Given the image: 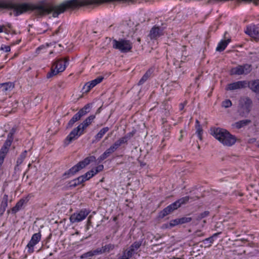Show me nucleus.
Here are the masks:
<instances>
[{
	"instance_id": "423d86ee",
	"label": "nucleus",
	"mask_w": 259,
	"mask_h": 259,
	"mask_svg": "<svg viewBox=\"0 0 259 259\" xmlns=\"http://www.w3.org/2000/svg\"><path fill=\"white\" fill-rule=\"evenodd\" d=\"M113 48L120 51L121 53H127L132 49V43L130 40L125 39H119L118 40H112Z\"/></svg>"
},
{
	"instance_id": "f704fd0d",
	"label": "nucleus",
	"mask_w": 259,
	"mask_h": 259,
	"mask_svg": "<svg viewBox=\"0 0 259 259\" xmlns=\"http://www.w3.org/2000/svg\"><path fill=\"white\" fill-rule=\"evenodd\" d=\"M94 175L95 173H94V169H92L86 172L84 175L81 176V177L84 178V181L85 182L92 178Z\"/></svg>"
},
{
	"instance_id": "aec40b11",
	"label": "nucleus",
	"mask_w": 259,
	"mask_h": 259,
	"mask_svg": "<svg viewBox=\"0 0 259 259\" xmlns=\"http://www.w3.org/2000/svg\"><path fill=\"white\" fill-rule=\"evenodd\" d=\"M8 195L7 194H5L2 199V201L1 204L0 210L1 211V215H2L5 211L6 210V208L8 206Z\"/></svg>"
},
{
	"instance_id": "de8ad7c7",
	"label": "nucleus",
	"mask_w": 259,
	"mask_h": 259,
	"mask_svg": "<svg viewBox=\"0 0 259 259\" xmlns=\"http://www.w3.org/2000/svg\"><path fill=\"white\" fill-rule=\"evenodd\" d=\"M131 256L129 255V254H127V253L123 251L122 252V255L119 257L117 259H130Z\"/></svg>"
},
{
	"instance_id": "79ce46f5",
	"label": "nucleus",
	"mask_w": 259,
	"mask_h": 259,
	"mask_svg": "<svg viewBox=\"0 0 259 259\" xmlns=\"http://www.w3.org/2000/svg\"><path fill=\"white\" fill-rule=\"evenodd\" d=\"M95 256L93 250H90L86 253H83L81 257L82 258H91L92 256Z\"/></svg>"
},
{
	"instance_id": "e433bc0d",
	"label": "nucleus",
	"mask_w": 259,
	"mask_h": 259,
	"mask_svg": "<svg viewBox=\"0 0 259 259\" xmlns=\"http://www.w3.org/2000/svg\"><path fill=\"white\" fill-rule=\"evenodd\" d=\"M209 214V211H205L203 212H202V213L199 214L196 217V220L197 221H200L202 219L205 218L206 217H207Z\"/></svg>"
},
{
	"instance_id": "603ef678",
	"label": "nucleus",
	"mask_w": 259,
	"mask_h": 259,
	"mask_svg": "<svg viewBox=\"0 0 259 259\" xmlns=\"http://www.w3.org/2000/svg\"><path fill=\"white\" fill-rule=\"evenodd\" d=\"M196 235L197 236H202L203 234L201 233L200 231H198L196 232Z\"/></svg>"
},
{
	"instance_id": "58836bf2",
	"label": "nucleus",
	"mask_w": 259,
	"mask_h": 259,
	"mask_svg": "<svg viewBox=\"0 0 259 259\" xmlns=\"http://www.w3.org/2000/svg\"><path fill=\"white\" fill-rule=\"evenodd\" d=\"M13 141V140L7 138L6 141L5 142L4 145H3L2 147L7 148L9 150Z\"/></svg>"
},
{
	"instance_id": "9d476101",
	"label": "nucleus",
	"mask_w": 259,
	"mask_h": 259,
	"mask_svg": "<svg viewBox=\"0 0 259 259\" xmlns=\"http://www.w3.org/2000/svg\"><path fill=\"white\" fill-rule=\"evenodd\" d=\"M41 239L40 233H37L34 234L30 241L27 245V247L28 248V252L29 253H32L34 251V246L38 243Z\"/></svg>"
},
{
	"instance_id": "2eb2a0df",
	"label": "nucleus",
	"mask_w": 259,
	"mask_h": 259,
	"mask_svg": "<svg viewBox=\"0 0 259 259\" xmlns=\"http://www.w3.org/2000/svg\"><path fill=\"white\" fill-rule=\"evenodd\" d=\"M133 136V134L131 133L127 134L125 136L120 138L117 140L114 143V145L118 149L122 144L126 143L128 140Z\"/></svg>"
},
{
	"instance_id": "5fc2aeb1",
	"label": "nucleus",
	"mask_w": 259,
	"mask_h": 259,
	"mask_svg": "<svg viewBox=\"0 0 259 259\" xmlns=\"http://www.w3.org/2000/svg\"><path fill=\"white\" fill-rule=\"evenodd\" d=\"M4 26L0 25V33L3 32L4 31Z\"/></svg>"
},
{
	"instance_id": "4d7b16f0",
	"label": "nucleus",
	"mask_w": 259,
	"mask_h": 259,
	"mask_svg": "<svg viewBox=\"0 0 259 259\" xmlns=\"http://www.w3.org/2000/svg\"><path fill=\"white\" fill-rule=\"evenodd\" d=\"M140 40H141V39H140V38H138V41H139V42H140Z\"/></svg>"
},
{
	"instance_id": "f3484780",
	"label": "nucleus",
	"mask_w": 259,
	"mask_h": 259,
	"mask_svg": "<svg viewBox=\"0 0 259 259\" xmlns=\"http://www.w3.org/2000/svg\"><path fill=\"white\" fill-rule=\"evenodd\" d=\"M231 41V39L228 38L226 40H222L218 44L216 51L218 52H222L224 51L227 47L228 44Z\"/></svg>"
},
{
	"instance_id": "412c9836",
	"label": "nucleus",
	"mask_w": 259,
	"mask_h": 259,
	"mask_svg": "<svg viewBox=\"0 0 259 259\" xmlns=\"http://www.w3.org/2000/svg\"><path fill=\"white\" fill-rule=\"evenodd\" d=\"M153 71H154V70L152 68H150L148 70H147V72L145 73V74L140 79L138 84L139 85L143 84L148 79V78L151 76L152 73L153 72Z\"/></svg>"
},
{
	"instance_id": "20e7f679",
	"label": "nucleus",
	"mask_w": 259,
	"mask_h": 259,
	"mask_svg": "<svg viewBox=\"0 0 259 259\" xmlns=\"http://www.w3.org/2000/svg\"><path fill=\"white\" fill-rule=\"evenodd\" d=\"M68 63L69 58L68 57H66L64 59L61 58L56 59L52 65L51 71L47 74V78H50L59 72L64 71Z\"/></svg>"
},
{
	"instance_id": "c85d7f7f",
	"label": "nucleus",
	"mask_w": 259,
	"mask_h": 259,
	"mask_svg": "<svg viewBox=\"0 0 259 259\" xmlns=\"http://www.w3.org/2000/svg\"><path fill=\"white\" fill-rule=\"evenodd\" d=\"M27 152V151L25 150L20 155L17 160L16 165L15 167V169H16V168L23 162V160L26 157Z\"/></svg>"
},
{
	"instance_id": "680f3d73",
	"label": "nucleus",
	"mask_w": 259,
	"mask_h": 259,
	"mask_svg": "<svg viewBox=\"0 0 259 259\" xmlns=\"http://www.w3.org/2000/svg\"><path fill=\"white\" fill-rule=\"evenodd\" d=\"M9 212H10V210H8V213H9Z\"/></svg>"
},
{
	"instance_id": "4be33fe9",
	"label": "nucleus",
	"mask_w": 259,
	"mask_h": 259,
	"mask_svg": "<svg viewBox=\"0 0 259 259\" xmlns=\"http://www.w3.org/2000/svg\"><path fill=\"white\" fill-rule=\"evenodd\" d=\"M26 199H21L15 205V206H14L11 209L12 213L13 214L16 213L17 212H18L19 210L21 209L22 206L23 205L24 203H25Z\"/></svg>"
},
{
	"instance_id": "473e14b6",
	"label": "nucleus",
	"mask_w": 259,
	"mask_h": 259,
	"mask_svg": "<svg viewBox=\"0 0 259 259\" xmlns=\"http://www.w3.org/2000/svg\"><path fill=\"white\" fill-rule=\"evenodd\" d=\"M179 224V219L178 218L175 220H171L169 223L164 224V226L166 228H171Z\"/></svg>"
},
{
	"instance_id": "4c0bfd02",
	"label": "nucleus",
	"mask_w": 259,
	"mask_h": 259,
	"mask_svg": "<svg viewBox=\"0 0 259 259\" xmlns=\"http://www.w3.org/2000/svg\"><path fill=\"white\" fill-rule=\"evenodd\" d=\"M17 131L16 127H13L10 131L8 135L7 138L14 140V135L16 133Z\"/></svg>"
},
{
	"instance_id": "4468645a",
	"label": "nucleus",
	"mask_w": 259,
	"mask_h": 259,
	"mask_svg": "<svg viewBox=\"0 0 259 259\" xmlns=\"http://www.w3.org/2000/svg\"><path fill=\"white\" fill-rule=\"evenodd\" d=\"M141 245V242H135L131 245L128 249H127L124 251H125L127 254H129V255L132 257L135 253V251L140 248Z\"/></svg>"
},
{
	"instance_id": "5701e85b",
	"label": "nucleus",
	"mask_w": 259,
	"mask_h": 259,
	"mask_svg": "<svg viewBox=\"0 0 259 259\" xmlns=\"http://www.w3.org/2000/svg\"><path fill=\"white\" fill-rule=\"evenodd\" d=\"M221 234V232H218L213 234L211 237L207 238L202 240V242L205 244H207V247H210L211 245V244L213 243L214 241V238L218 236L219 235Z\"/></svg>"
},
{
	"instance_id": "f257e3e1",
	"label": "nucleus",
	"mask_w": 259,
	"mask_h": 259,
	"mask_svg": "<svg viewBox=\"0 0 259 259\" xmlns=\"http://www.w3.org/2000/svg\"><path fill=\"white\" fill-rule=\"evenodd\" d=\"M210 134L224 146H231L235 144L236 139L228 131L220 127H212Z\"/></svg>"
},
{
	"instance_id": "6ab92c4d",
	"label": "nucleus",
	"mask_w": 259,
	"mask_h": 259,
	"mask_svg": "<svg viewBox=\"0 0 259 259\" xmlns=\"http://www.w3.org/2000/svg\"><path fill=\"white\" fill-rule=\"evenodd\" d=\"M251 122L249 119H244L234 123L233 125L237 129H240L245 126L247 125Z\"/></svg>"
},
{
	"instance_id": "6e6d98bb",
	"label": "nucleus",
	"mask_w": 259,
	"mask_h": 259,
	"mask_svg": "<svg viewBox=\"0 0 259 259\" xmlns=\"http://www.w3.org/2000/svg\"><path fill=\"white\" fill-rule=\"evenodd\" d=\"M182 137H183V136H182V135H181L180 138H179V140H181L182 139Z\"/></svg>"
},
{
	"instance_id": "37998d69",
	"label": "nucleus",
	"mask_w": 259,
	"mask_h": 259,
	"mask_svg": "<svg viewBox=\"0 0 259 259\" xmlns=\"http://www.w3.org/2000/svg\"><path fill=\"white\" fill-rule=\"evenodd\" d=\"M179 219L180 224H183L185 223H189L192 220L191 218L190 217H183Z\"/></svg>"
},
{
	"instance_id": "e2e57ef3",
	"label": "nucleus",
	"mask_w": 259,
	"mask_h": 259,
	"mask_svg": "<svg viewBox=\"0 0 259 259\" xmlns=\"http://www.w3.org/2000/svg\"><path fill=\"white\" fill-rule=\"evenodd\" d=\"M258 100H259V97H258Z\"/></svg>"
},
{
	"instance_id": "a18cd8bd",
	"label": "nucleus",
	"mask_w": 259,
	"mask_h": 259,
	"mask_svg": "<svg viewBox=\"0 0 259 259\" xmlns=\"http://www.w3.org/2000/svg\"><path fill=\"white\" fill-rule=\"evenodd\" d=\"M94 255H98L104 253L103 249L102 247L98 248L96 249L93 250Z\"/></svg>"
},
{
	"instance_id": "f8f14e48",
	"label": "nucleus",
	"mask_w": 259,
	"mask_h": 259,
	"mask_svg": "<svg viewBox=\"0 0 259 259\" xmlns=\"http://www.w3.org/2000/svg\"><path fill=\"white\" fill-rule=\"evenodd\" d=\"M103 79V77L99 76L97 78L87 82L83 86L82 90L85 93L89 92L92 88L95 87L97 84L100 83Z\"/></svg>"
},
{
	"instance_id": "a19ab883",
	"label": "nucleus",
	"mask_w": 259,
	"mask_h": 259,
	"mask_svg": "<svg viewBox=\"0 0 259 259\" xmlns=\"http://www.w3.org/2000/svg\"><path fill=\"white\" fill-rule=\"evenodd\" d=\"M110 155L108 154L107 152L105 151L98 158V160L99 162H101L104 159H106Z\"/></svg>"
},
{
	"instance_id": "a878e982",
	"label": "nucleus",
	"mask_w": 259,
	"mask_h": 259,
	"mask_svg": "<svg viewBox=\"0 0 259 259\" xmlns=\"http://www.w3.org/2000/svg\"><path fill=\"white\" fill-rule=\"evenodd\" d=\"M109 130L108 127H105L102 128L99 133L95 136V140L97 141H100L104 136V135Z\"/></svg>"
},
{
	"instance_id": "7c9ffc66",
	"label": "nucleus",
	"mask_w": 259,
	"mask_h": 259,
	"mask_svg": "<svg viewBox=\"0 0 259 259\" xmlns=\"http://www.w3.org/2000/svg\"><path fill=\"white\" fill-rule=\"evenodd\" d=\"M117 246H116L115 245L111 243H109L106 244L104 246H103L102 248L103 249L104 253L110 252V251L113 250L115 247Z\"/></svg>"
},
{
	"instance_id": "09e8293b",
	"label": "nucleus",
	"mask_w": 259,
	"mask_h": 259,
	"mask_svg": "<svg viewBox=\"0 0 259 259\" xmlns=\"http://www.w3.org/2000/svg\"><path fill=\"white\" fill-rule=\"evenodd\" d=\"M241 1L247 3H253L255 6H257L259 4V0H241Z\"/></svg>"
},
{
	"instance_id": "bf43d9fd",
	"label": "nucleus",
	"mask_w": 259,
	"mask_h": 259,
	"mask_svg": "<svg viewBox=\"0 0 259 259\" xmlns=\"http://www.w3.org/2000/svg\"><path fill=\"white\" fill-rule=\"evenodd\" d=\"M62 84H63V83H61V84H59V86H60V87H62Z\"/></svg>"
},
{
	"instance_id": "f03ea898",
	"label": "nucleus",
	"mask_w": 259,
	"mask_h": 259,
	"mask_svg": "<svg viewBox=\"0 0 259 259\" xmlns=\"http://www.w3.org/2000/svg\"><path fill=\"white\" fill-rule=\"evenodd\" d=\"M95 115L89 116L77 127L74 128L67 136L65 140L64 144L65 145H69L73 141L76 140L79 136L83 134V131L90 125L93 120L95 118Z\"/></svg>"
},
{
	"instance_id": "c756f323",
	"label": "nucleus",
	"mask_w": 259,
	"mask_h": 259,
	"mask_svg": "<svg viewBox=\"0 0 259 259\" xmlns=\"http://www.w3.org/2000/svg\"><path fill=\"white\" fill-rule=\"evenodd\" d=\"M190 197L189 196H185L182 197L179 200H177L175 202L176 204H177V206L178 208L180 207L183 204H185L187 203L189 200Z\"/></svg>"
},
{
	"instance_id": "052dcab7",
	"label": "nucleus",
	"mask_w": 259,
	"mask_h": 259,
	"mask_svg": "<svg viewBox=\"0 0 259 259\" xmlns=\"http://www.w3.org/2000/svg\"><path fill=\"white\" fill-rule=\"evenodd\" d=\"M8 26L9 27H11V25L10 24H8Z\"/></svg>"
},
{
	"instance_id": "c9c22d12",
	"label": "nucleus",
	"mask_w": 259,
	"mask_h": 259,
	"mask_svg": "<svg viewBox=\"0 0 259 259\" xmlns=\"http://www.w3.org/2000/svg\"><path fill=\"white\" fill-rule=\"evenodd\" d=\"M196 123H197V131L196 133L198 134V136L199 138L201 140L202 139V130L201 127H200V125L199 124V122L198 120H196Z\"/></svg>"
},
{
	"instance_id": "0e129e2a",
	"label": "nucleus",
	"mask_w": 259,
	"mask_h": 259,
	"mask_svg": "<svg viewBox=\"0 0 259 259\" xmlns=\"http://www.w3.org/2000/svg\"><path fill=\"white\" fill-rule=\"evenodd\" d=\"M2 165H0V167Z\"/></svg>"
},
{
	"instance_id": "7ed1b4c3",
	"label": "nucleus",
	"mask_w": 259,
	"mask_h": 259,
	"mask_svg": "<svg viewBox=\"0 0 259 259\" xmlns=\"http://www.w3.org/2000/svg\"><path fill=\"white\" fill-rule=\"evenodd\" d=\"M95 160L96 157L94 156H91L85 158L83 160L79 162L77 164L64 172L62 176L63 179H65L70 177L71 176L74 175L80 170L82 169L87 165L89 164L91 162L94 161Z\"/></svg>"
},
{
	"instance_id": "a211bd4d",
	"label": "nucleus",
	"mask_w": 259,
	"mask_h": 259,
	"mask_svg": "<svg viewBox=\"0 0 259 259\" xmlns=\"http://www.w3.org/2000/svg\"><path fill=\"white\" fill-rule=\"evenodd\" d=\"M0 88L2 91L6 92L12 91L14 88V84L13 82H7L0 84Z\"/></svg>"
},
{
	"instance_id": "72a5a7b5",
	"label": "nucleus",
	"mask_w": 259,
	"mask_h": 259,
	"mask_svg": "<svg viewBox=\"0 0 259 259\" xmlns=\"http://www.w3.org/2000/svg\"><path fill=\"white\" fill-rule=\"evenodd\" d=\"M48 45H41L38 47L35 50V53L36 55H38L40 53H44L47 52Z\"/></svg>"
},
{
	"instance_id": "6e6552de",
	"label": "nucleus",
	"mask_w": 259,
	"mask_h": 259,
	"mask_svg": "<svg viewBox=\"0 0 259 259\" xmlns=\"http://www.w3.org/2000/svg\"><path fill=\"white\" fill-rule=\"evenodd\" d=\"M90 211L86 209H82L78 212H75L70 217V221L72 223H75L83 220L89 214Z\"/></svg>"
},
{
	"instance_id": "864d4df0",
	"label": "nucleus",
	"mask_w": 259,
	"mask_h": 259,
	"mask_svg": "<svg viewBox=\"0 0 259 259\" xmlns=\"http://www.w3.org/2000/svg\"><path fill=\"white\" fill-rule=\"evenodd\" d=\"M10 47L9 46H6L5 47V51L6 52H9L10 51Z\"/></svg>"
},
{
	"instance_id": "49530a36",
	"label": "nucleus",
	"mask_w": 259,
	"mask_h": 259,
	"mask_svg": "<svg viewBox=\"0 0 259 259\" xmlns=\"http://www.w3.org/2000/svg\"><path fill=\"white\" fill-rule=\"evenodd\" d=\"M104 168L103 165H99L98 166H97L95 168V169H94V173H95V175L98 173L99 172H100L103 170Z\"/></svg>"
},
{
	"instance_id": "1a4fd4ad",
	"label": "nucleus",
	"mask_w": 259,
	"mask_h": 259,
	"mask_svg": "<svg viewBox=\"0 0 259 259\" xmlns=\"http://www.w3.org/2000/svg\"><path fill=\"white\" fill-rule=\"evenodd\" d=\"M249 86V82L246 80L237 81L229 83L226 88L227 91H233L245 89Z\"/></svg>"
},
{
	"instance_id": "ea45409f",
	"label": "nucleus",
	"mask_w": 259,
	"mask_h": 259,
	"mask_svg": "<svg viewBox=\"0 0 259 259\" xmlns=\"http://www.w3.org/2000/svg\"><path fill=\"white\" fill-rule=\"evenodd\" d=\"M232 105V102L229 99H227L222 102V105L226 108L231 107Z\"/></svg>"
},
{
	"instance_id": "9b49d317",
	"label": "nucleus",
	"mask_w": 259,
	"mask_h": 259,
	"mask_svg": "<svg viewBox=\"0 0 259 259\" xmlns=\"http://www.w3.org/2000/svg\"><path fill=\"white\" fill-rule=\"evenodd\" d=\"M178 208L177 206V204L175 202L172 204L169 205L166 207L164 208L162 210H161L158 214L159 219H163L164 217L166 216L167 215L172 212L175 210H176Z\"/></svg>"
},
{
	"instance_id": "8fccbe9b",
	"label": "nucleus",
	"mask_w": 259,
	"mask_h": 259,
	"mask_svg": "<svg viewBox=\"0 0 259 259\" xmlns=\"http://www.w3.org/2000/svg\"><path fill=\"white\" fill-rule=\"evenodd\" d=\"M187 103V101H185L184 103H182L179 105L180 110L182 111L184 109V107L186 105Z\"/></svg>"
},
{
	"instance_id": "3c124183",
	"label": "nucleus",
	"mask_w": 259,
	"mask_h": 259,
	"mask_svg": "<svg viewBox=\"0 0 259 259\" xmlns=\"http://www.w3.org/2000/svg\"><path fill=\"white\" fill-rule=\"evenodd\" d=\"M61 29V27H59L57 30H56L55 31L54 34H58L60 32Z\"/></svg>"
},
{
	"instance_id": "bb28decb",
	"label": "nucleus",
	"mask_w": 259,
	"mask_h": 259,
	"mask_svg": "<svg viewBox=\"0 0 259 259\" xmlns=\"http://www.w3.org/2000/svg\"><path fill=\"white\" fill-rule=\"evenodd\" d=\"M84 182V178L80 176L77 179H75L70 182V187H75Z\"/></svg>"
},
{
	"instance_id": "b1692460",
	"label": "nucleus",
	"mask_w": 259,
	"mask_h": 259,
	"mask_svg": "<svg viewBox=\"0 0 259 259\" xmlns=\"http://www.w3.org/2000/svg\"><path fill=\"white\" fill-rule=\"evenodd\" d=\"M248 87L253 92L256 93H259V80H255L251 81V83H249Z\"/></svg>"
},
{
	"instance_id": "dca6fc26",
	"label": "nucleus",
	"mask_w": 259,
	"mask_h": 259,
	"mask_svg": "<svg viewBox=\"0 0 259 259\" xmlns=\"http://www.w3.org/2000/svg\"><path fill=\"white\" fill-rule=\"evenodd\" d=\"M162 31L158 27H153L150 30L149 36L151 39H156L162 35Z\"/></svg>"
},
{
	"instance_id": "39448f33",
	"label": "nucleus",
	"mask_w": 259,
	"mask_h": 259,
	"mask_svg": "<svg viewBox=\"0 0 259 259\" xmlns=\"http://www.w3.org/2000/svg\"><path fill=\"white\" fill-rule=\"evenodd\" d=\"M252 101L248 97H242L239 100L238 112L241 117H246L250 112Z\"/></svg>"
},
{
	"instance_id": "cd10ccee",
	"label": "nucleus",
	"mask_w": 259,
	"mask_h": 259,
	"mask_svg": "<svg viewBox=\"0 0 259 259\" xmlns=\"http://www.w3.org/2000/svg\"><path fill=\"white\" fill-rule=\"evenodd\" d=\"M9 151V149L2 147L0 150V165H2L3 164L4 159L5 158Z\"/></svg>"
},
{
	"instance_id": "0eeeda50",
	"label": "nucleus",
	"mask_w": 259,
	"mask_h": 259,
	"mask_svg": "<svg viewBox=\"0 0 259 259\" xmlns=\"http://www.w3.org/2000/svg\"><path fill=\"white\" fill-rule=\"evenodd\" d=\"M251 71V66L248 64L243 65H238L236 67L232 68L230 70V74L233 75H243L247 74Z\"/></svg>"
},
{
	"instance_id": "393cba45",
	"label": "nucleus",
	"mask_w": 259,
	"mask_h": 259,
	"mask_svg": "<svg viewBox=\"0 0 259 259\" xmlns=\"http://www.w3.org/2000/svg\"><path fill=\"white\" fill-rule=\"evenodd\" d=\"M81 116L79 114V113L77 112L76 113L74 116L72 117V118L69 120L68 122L67 127V128H71L72 127L73 124L76 122V121H78L81 119Z\"/></svg>"
},
{
	"instance_id": "c03bdc74",
	"label": "nucleus",
	"mask_w": 259,
	"mask_h": 259,
	"mask_svg": "<svg viewBox=\"0 0 259 259\" xmlns=\"http://www.w3.org/2000/svg\"><path fill=\"white\" fill-rule=\"evenodd\" d=\"M117 148L116 147V146L113 144L112 145H111L109 148H108L105 151L107 152L109 155H111L112 153H113L114 152H115Z\"/></svg>"
},
{
	"instance_id": "2f4dec72",
	"label": "nucleus",
	"mask_w": 259,
	"mask_h": 259,
	"mask_svg": "<svg viewBox=\"0 0 259 259\" xmlns=\"http://www.w3.org/2000/svg\"><path fill=\"white\" fill-rule=\"evenodd\" d=\"M90 105L89 104H87L82 108L79 110L78 113L81 117H82L90 112Z\"/></svg>"
},
{
	"instance_id": "ddd939ff",
	"label": "nucleus",
	"mask_w": 259,
	"mask_h": 259,
	"mask_svg": "<svg viewBox=\"0 0 259 259\" xmlns=\"http://www.w3.org/2000/svg\"><path fill=\"white\" fill-rule=\"evenodd\" d=\"M245 32L255 39L259 37V27L255 25L247 27Z\"/></svg>"
},
{
	"instance_id": "13d9d810",
	"label": "nucleus",
	"mask_w": 259,
	"mask_h": 259,
	"mask_svg": "<svg viewBox=\"0 0 259 259\" xmlns=\"http://www.w3.org/2000/svg\"><path fill=\"white\" fill-rule=\"evenodd\" d=\"M52 53H53V52H52V51H50V53H49V54H52Z\"/></svg>"
}]
</instances>
